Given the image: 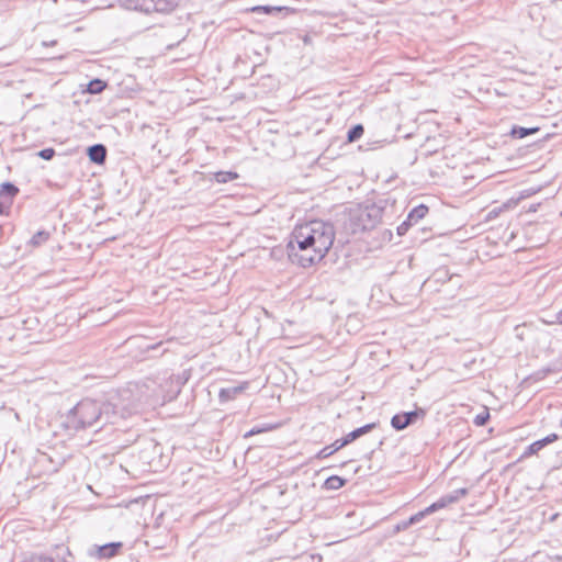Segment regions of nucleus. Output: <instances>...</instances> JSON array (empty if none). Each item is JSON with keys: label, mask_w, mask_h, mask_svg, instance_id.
<instances>
[{"label": "nucleus", "mask_w": 562, "mask_h": 562, "mask_svg": "<svg viewBox=\"0 0 562 562\" xmlns=\"http://www.w3.org/2000/svg\"><path fill=\"white\" fill-rule=\"evenodd\" d=\"M335 229L330 223L311 221L294 228L286 250L290 260L303 268L319 262L333 246Z\"/></svg>", "instance_id": "nucleus-1"}, {"label": "nucleus", "mask_w": 562, "mask_h": 562, "mask_svg": "<svg viewBox=\"0 0 562 562\" xmlns=\"http://www.w3.org/2000/svg\"><path fill=\"white\" fill-rule=\"evenodd\" d=\"M109 407H111V405L101 406V403L94 400L85 398L67 415V427L74 430H80L103 420V417L109 419Z\"/></svg>", "instance_id": "nucleus-2"}, {"label": "nucleus", "mask_w": 562, "mask_h": 562, "mask_svg": "<svg viewBox=\"0 0 562 562\" xmlns=\"http://www.w3.org/2000/svg\"><path fill=\"white\" fill-rule=\"evenodd\" d=\"M425 411L424 409H416L403 414H396L391 419V425L396 430H403L409 425H413L418 417H424Z\"/></svg>", "instance_id": "nucleus-3"}, {"label": "nucleus", "mask_w": 562, "mask_h": 562, "mask_svg": "<svg viewBox=\"0 0 562 562\" xmlns=\"http://www.w3.org/2000/svg\"><path fill=\"white\" fill-rule=\"evenodd\" d=\"M249 386L248 382H243L239 385L223 387L220 390L218 398L221 403H226L228 401L235 400L239 394L246 391Z\"/></svg>", "instance_id": "nucleus-4"}, {"label": "nucleus", "mask_w": 562, "mask_h": 562, "mask_svg": "<svg viewBox=\"0 0 562 562\" xmlns=\"http://www.w3.org/2000/svg\"><path fill=\"white\" fill-rule=\"evenodd\" d=\"M557 434H550L549 436L544 437L543 439L537 440L529 445L526 449V451L522 453V458H528L532 454H536L538 451L543 449L547 445L554 442L558 440Z\"/></svg>", "instance_id": "nucleus-5"}, {"label": "nucleus", "mask_w": 562, "mask_h": 562, "mask_svg": "<svg viewBox=\"0 0 562 562\" xmlns=\"http://www.w3.org/2000/svg\"><path fill=\"white\" fill-rule=\"evenodd\" d=\"M122 547L121 542H111L101 547H97L94 552H90V555H95L99 559H109L116 555L119 549Z\"/></svg>", "instance_id": "nucleus-6"}, {"label": "nucleus", "mask_w": 562, "mask_h": 562, "mask_svg": "<svg viewBox=\"0 0 562 562\" xmlns=\"http://www.w3.org/2000/svg\"><path fill=\"white\" fill-rule=\"evenodd\" d=\"M88 156L95 164H103L106 158V148L102 144L92 145L88 148Z\"/></svg>", "instance_id": "nucleus-7"}, {"label": "nucleus", "mask_w": 562, "mask_h": 562, "mask_svg": "<svg viewBox=\"0 0 562 562\" xmlns=\"http://www.w3.org/2000/svg\"><path fill=\"white\" fill-rule=\"evenodd\" d=\"M428 213V206L425 204H419L414 207L407 215L408 222L412 224L417 223L419 220L424 218Z\"/></svg>", "instance_id": "nucleus-8"}, {"label": "nucleus", "mask_w": 562, "mask_h": 562, "mask_svg": "<svg viewBox=\"0 0 562 562\" xmlns=\"http://www.w3.org/2000/svg\"><path fill=\"white\" fill-rule=\"evenodd\" d=\"M539 132V127H521V126H513L510 131V135L514 138H525L529 135L536 134Z\"/></svg>", "instance_id": "nucleus-9"}, {"label": "nucleus", "mask_w": 562, "mask_h": 562, "mask_svg": "<svg viewBox=\"0 0 562 562\" xmlns=\"http://www.w3.org/2000/svg\"><path fill=\"white\" fill-rule=\"evenodd\" d=\"M345 483H346V480L341 479L338 475H333V476H329L325 481L324 487L326 490L334 491V490H338V488L342 487L345 485Z\"/></svg>", "instance_id": "nucleus-10"}, {"label": "nucleus", "mask_w": 562, "mask_h": 562, "mask_svg": "<svg viewBox=\"0 0 562 562\" xmlns=\"http://www.w3.org/2000/svg\"><path fill=\"white\" fill-rule=\"evenodd\" d=\"M111 400H113V397H111ZM105 405H111V407H109V419H106V417H103V420H100V422L103 424H108V423L112 424V423H114L115 417L120 414L121 408L116 404H114L112 401L101 404V406H105Z\"/></svg>", "instance_id": "nucleus-11"}, {"label": "nucleus", "mask_w": 562, "mask_h": 562, "mask_svg": "<svg viewBox=\"0 0 562 562\" xmlns=\"http://www.w3.org/2000/svg\"><path fill=\"white\" fill-rule=\"evenodd\" d=\"M19 193V189L11 182H4L0 188V195L12 200Z\"/></svg>", "instance_id": "nucleus-12"}, {"label": "nucleus", "mask_w": 562, "mask_h": 562, "mask_svg": "<svg viewBox=\"0 0 562 562\" xmlns=\"http://www.w3.org/2000/svg\"><path fill=\"white\" fill-rule=\"evenodd\" d=\"M452 504L447 495L441 496L437 502L426 507V513H435Z\"/></svg>", "instance_id": "nucleus-13"}, {"label": "nucleus", "mask_w": 562, "mask_h": 562, "mask_svg": "<svg viewBox=\"0 0 562 562\" xmlns=\"http://www.w3.org/2000/svg\"><path fill=\"white\" fill-rule=\"evenodd\" d=\"M238 178L236 172L232 171H218L214 175V179L218 183H226Z\"/></svg>", "instance_id": "nucleus-14"}, {"label": "nucleus", "mask_w": 562, "mask_h": 562, "mask_svg": "<svg viewBox=\"0 0 562 562\" xmlns=\"http://www.w3.org/2000/svg\"><path fill=\"white\" fill-rule=\"evenodd\" d=\"M364 128L361 124H357L348 131L347 139L349 143L358 140L363 135Z\"/></svg>", "instance_id": "nucleus-15"}, {"label": "nucleus", "mask_w": 562, "mask_h": 562, "mask_svg": "<svg viewBox=\"0 0 562 562\" xmlns=\"http://www.w3.org/2000/svg\"><path fill=\"white\" fill-rule=\"evenodd\" d=\"M282 10H288L285 7H271V5H257L251 9L252 12L256 13H266L273 14L276 12H280Z\"/></svg>", "instance_id": "nucleus-16"}, {"label": "nucleus", "mask_w": 562, "mask_h": 562, "mask_svg": "<svg viewBox=\"0 0 562 562\" xmlns=\"http://www.w3.org/2000/svg\"><path fill=\"white\" fill-rule=\"evenodd\" d=\"M106 87V83L101 79H93L88 85V92L97 94L102 92Z\"/></svg>", "instance_id": "nucleus-17"}, {"label": "nucleus", "mask_w": 562, "mask_h": 562, "mask_svg": "<svg viewBox=\"0 0 562 562\" xmlns=\"http://www.w3.org/2000/svg\"><path fill=\"white\" fill-rule=\"evenodd\" d=\"M52 558L55 559V562H69V558H71V552L68 548L57 547V552L55 557Z\"/></svg>", "instance_id": "nucleus-18"}, {"label": "nucleus", "mask_w": 562, "mask_h": 562, "mask_svg": "<svg viewBox=\"0 0 562 562\" xmlns=\"http://www.w3.org/2000/svg\"><path fill=\"white\" fill-rule=\"evenodd\" d=\"M21 562H55V559L44 554L32 553L25 557Z\"/></svg>", "instance_id": "nucleus-19"}, {"label": "nucleus", "mask_w": 562, "mask_h": 562, "mask_svg": "<svg viewBox=\"0 0 562 562\" xmlns=\"http://www.w3.org/2000/svg\"><path fill=\"white\" fill-rule=\"evenodd\" d=\"M49 234L45 231L37 232L31 239L33 246H40L48 240Z\"/></svg>", "instance_id": "nucleus-20"}, {"label": "nucleus", "mask_w": 562, "mask_h": 562, "mask_svg": "<svg viewBox=\"0 0 562 562\" xmlns=\"http://www.w3.org/2000/svg\"><path fill=\"white\" fill-rule=\"evenodd\" d=\"M339 449H336V441L331 443L330 446L324 447L317 454L316 458L318 459H325L330 457L333 453L338 451Z\"/></svg>", "instance_id": "nucleus-21"}, {"label": "nucleus", "mask_w": 562, "mask_h": 562, "mask_svg": "<svg viewBox=\"0 0 562 562\" xmlns=\"http://www.w3.org/2000/svg\"><path fill=\"white\" fill-rule=\"evenodd\" d=\"M467 494H468V488L463 487V488H458V490L451 492L450 494H447V496L449 497L450 502L453 504V503L459 502Z\"/></svg>", "instance_id": "nucleus-22"}, {"label": "nucleus", "mask_w": 562, "mask_h": 562, "mask_svg": "<svg viewBox=\"0 0 562 562\" xmlns=\"http://www.w3.org/2000/svg\"><path fill=\"white\" fill-rule=\"evenodd\" d=\"M375 427V424H367L360 428H357L355 430L351 431V434L353 435V438L355 439H358L359 437L368 434L369 431H371L373 428Z\"/></svg>", "instance_id": "nucleus-23"}, {"label": "nucleus", "mask_w": 562, "mask_h": 562, "mask_svg": "<svg viewBox=\"0 0 562 562\" xmlns=\"http://www.w3.org/2000/svg\"><path fill=\"white\" fill-rule=\"evenodd\" d=\"M488 419H490V413H488L487 408H484V411L482 413H480L475 416L474 424L476 426H484Z\"/></svg>", "instance_id": "nucleus-24"}, {"label": "nucleus", "mask_w": 562, "mask_h": 562, "mask_svg": "<svg viewBox=\"0 0 562 562\" xmlns=\"http://www.w3.org/2000/svg\"><path fill=\"white\" fill-rule=\"evenodd\" d=\"M355 440L353 435L349 432L345 438L336 440V449H341Z\"/></svg>", "instance_id": "nucleus-25"}, {"label": "nucleus", "mask_w": 562, "mask_h": 562, "mask_svg": "<svg viewBox=\"0 0 562 562\" xmlns=\"http://www.w3.org/2000/svg\"><path fill=\"white\" fill-rule=\"evenodd\" d=\"M519 200L520 199H509L508 201L504 202L501 206H498V209H502V212L515 209L518 205Z\"/></svg>", "instance_id": "nucleus-26"}, {"label": "nucleus", "mask_w": 562, "mask_h": 562, "mask_svg": "<svg viewBox=\"0 0 562 562\" xmlns=\"http://www.w3.org/2000/svg\"><path fill=\"white\" fill-rule=\"evenodd\" d=\"M519 200L520 199H509L508 201L504 202L501 206H498V209H502V212L515 209L518 205Z\"/></svg>", "instance_id": "nucleus-27"}, {"label": "nucleus", "mask_w": 562, "mask_h": 562, "mask_svg": "<svg viewBox=\"0 0 562 562\" xmlns=\"http://www.w3.org/2000/svg\"><path fill=\"white\" fill-rule=\"evenodd\" d=\"M37 155L44 160H50L55 156V150L53 148H44Z\"/></svg>", "instance_id": "nucleus-28"}, {"label": "nucleus", "mask_w": 562, "mask_h": 562, "mask_svg": "<svg viewBox=\"0 0 562 562\" xmlns=\"http://www.w3.org/2000/svg\"><path fill=\"white\" fill-rule=\"evenodd\" d=\"M413 224L411 222H408V220L406 218V221H404L398 227H397V234L400 236H403L406 234V232L408 231V228L412 226Z\"/></svg>", "instance_id": "nucleus-29"}, {"label": "nucleus", "mask_w": 562, "mask_h": 562, "mask_svg": "<svg viewBox=\"0 0 562 562\" xmlns=\"http://www.w3.org/2000/svg\"><path fill=\"white\" fill-rule=\"evenodd\" d=\"M431 513H426V508L414 516L411 517L409 521L411 524L418 522L422 518H424L426 515H430Z\"/></svg>", "instance_id": "nucleus-30"}, {"label": "nucleus", "mask_w": 562, "mask_h": 562, "mask_svg": "<svg viewBox=\"0 0 562 562\" xmlns=\"http://www.w3.org/2000/svg\"><path fill=\"white\" fill-rule=\"evenodd\" d=\"M502 213V209H498L497 207H494L492 209L488 214H487V218L488 220H493V218H496L499 214Z\"/></svg>", "instance_id": "nucleus-31"}, {"label": "nucleus", "mask_w": 562, "mask_h": 562, "mask_svg": "<svg viewBox=\"0 0 562 562\" xmlns=\"http://www.w3.org/2000/svg\"><path fill=\"white\" fill-rule=\"evenodd\" d=\"M554 323L562 325V310L555 314Z\"/></svg>", "instance_id": "nucleus-32"}, {"label": "nucleus", "mask_w": 562, "mask_h": 562, "mask_svg": "<svg viewBox=\"0 0 562 562\" xmlns=\"http://www.w3.org/2000/svg\"><path fill=\"white\" fill-rule=\"evenodd\" d=\"M364 215L369 217V216H370V213H368V212H362V213L360 214V218H362Z\"/></svg>", "instance_id": "nucleus-33"}, {"label": "nucleus", "mask_w": 562, "mask_h": 562, "mask_svg": "<svg viewBox=\"0 0 562 562\" xmlns=\"http://www.w3.org/2000/svg\"><path fill=\"white\" fill-rule=\"evenodd\" d=\"M3 209L4 207H3L2 203H0V214H3Z\"/></svg>", "instance_id": "nucleus-34"}, {"label": "nucleus", "mask_w": 562, "mask_h": 562, "mask_svg": "<svg viewBox=\"0 0 562 562\" xmlns=\"http://www.w3.org/2000/svg\"><path fill=\"white\" fill-rule=\"evenodd\" d=\"M561 426H562V419H561Z\"/></svg>", "instance_id": "nucleus-35"}]
</instances>
